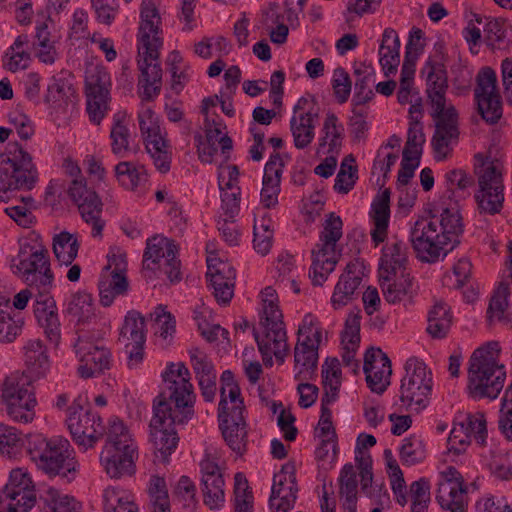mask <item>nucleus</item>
<instances>
[{
    "instance_id": "1",
    "label": "nucleus",
    "mask_w": 512,
    "mask_h": 512,
    "mask_svg": "<svg viewBox=\"0 0 512 512\" xmlns=\"http://www.w3.org/2000/svg\"><path fill=\"white\" fill-rule=\"evenodd\" d=\"M11 269L30 287L36 286L39 289V296L34 303V314L47 339L57 346L61 338L60 322L55 301L47 295L53 283L48 251L41 246L25 243L12 259Z\"/></svg>"
},
{
    "instance_id": "2",
    "label": "nucleus",
    "mask_w": 512,
    "mask_h": 512,
    "mask_svg": "<svg viewBox=\"0 0 512 512\" xmlns=\"http://www.w3.org/2000/svg\"><path fill=\"white\" fill-rule=\"evenodd\" d=\"M442 198L440 215L422 217L415 221L410 231V242L422 262L435 263L459 243L463 232L462 217L456 202Z\"/></svg>"
},
{
    "instance_id": "3",
    "label": "nucleus",
    "mask_w": 512,
    "mask_h": 512,
    "mask_svg": "<svg viewBox=\"0 0 512 512\" xmlns=\"http://www.w3.org/2000/svg\"><path fill=\"white\" fill-rule=\"evenodd\" d=\"M500 347L498 342H490L476 349L468 370V392L474 399L494 400L504 387L506 370L498 363Z\"/></svg>"
},
{
    "instance_id": "4",
    "label": "nucleus",
    "mask_w": 512,
    "mask_h": 512,
    "mask_svg": "<svg viewBox=\"0 0 512 512\" xmlns=\"http://www.w3.org/2000/svg\"><path fill=\"white\" fill-rule=\"evenodd\" d=\"M27 451L36 466L49 475H61L71 481L79 471L80 465L69 441L61 436L46 438L42 434L29 435Z\"/></svg>"
},
{
    "instance_id": "5",
    "label": "nucleus",
    "mask_w": 512,
    "mask_h": 512,
    "mask_svg": "<svg viewBox=\"0 0 512 512\" xmlns=\"http://www.w3.org/2000/svg\"><path fill=\"white\" fill-rule=\"evenodd\" d=\"M137 445L128 427L119 419L110 421L100 463L111 478H121L135 472Z\"/></svg>"
},
{
    "instance_id": "6",
    "label": "nucleus",
    "mask_w": 512,
    "mask_h": 512,
    "mask_svg": "<svg viewBox=\"0 0 512 512\" xmlns=\"http://www.w3.org/2000/svg\"><path fill=\"white\" fill-rule=\"evenodd\" d=\"M37 180L32 156L18 143L11 144L0 164V201L7 202L14 192L33 189Z\"/></svg>"
},
{
    "instance_id": "7",
    "label": "nucleus",
    "mask_w": 512,
    "mask_h": 512,
    "mask_svg": "<svg viewBox=\"0 0 512 512\" xmlns=\"http://www.w3.org/2000/svg\"><path fill=\"white\" fill-rule=\"evenodd\" d=\"M503 164L498 159L485 157L478 153L474 156V173L478 190L475 199L480 212L490 215L501 211L504 202Z\"/></svg>"
},
{
    "instance_id": "8",
    "label": "nucleus",
    "mask_w": 512,
    "mask_h": 512,
    "mask_svg": "<svg viewBox=\"0 0 512 512\" xmlns=\"http://www.w3.org/2000/svg\"><path fill=\"white\" fill-rule=\"evenodd\" d=\"M342 226L341 218L334 213H330L323 224L319 242L312 250L310 277L315 285H322L335 269L340 256L338 242L343 235Z\"/></svg>"
},
{
    "instance_id": "9",
    "label": "nucleus",
    "mask_w": 512,
    "mask_h": 512,
    "mask_svg": "<svg viewBox=\"0 0 512 512\" xmlns=\"http://www.w3.org/2000/svg\"><path fill=\"white\" fill-rule=\"evenodd\" d=\"M1 400L14 422L27 424L34 420L37 400L31 376L19 371L6 376L1 387Z\"/></svg>"
},
{
    "instance_id": "10",
    "label": "nucleus",
    "mask_w": 512,
    "mask_h": 512,
    "mask_svg": "<svg viewBox=\"0 0 512 512\" xmlns=\"http://www.w3.org/2000/svg\"><path fill=\"white\" fill-rule=\"evenodd\" d=\"M153 412L150 421V441L154 448L160 452L163 460H166L178 444L174 426L188 421L192 417L191 412L179 413L172 411L170 403L164 397L157 398Z\"/></svg>"
},
{
    "instance_id": "11",
    "label": "nucleus",
    "mask_w": 512,
    "mask_h": 512,
    "mask_svg": "<svg viewBox=\"0 0 512 512\" xmlns=\"http://www.w3.org/2000/svg\"><path fill=\"white\" fill-rule=\"evenodd\" d=\"M432 387V373L426 364L417 358L408 359L399 389L400 407L421 411L428 405Z\"/></svg>"
},
{
    "instance_id": "12",
    "label": "nucleus",
    "mask_w": 512,
    "mask_h": 512,
    "mask_svg": "<svg viewBox=\"0 0 512 512\" xmlns=\"http://www.w3.org/2000/svg\"><path fill=\"white\" fill-rule=\"evenodd\" d=\"M81 398L75 399L67 408L66 423L73 441L83 451L95 446L104 435V425L100 416L85 410Z\"/></svg>"
},
{
    "instance_id": "13",
    "label": "nucleus",
    "mask_w": 512,
    "mask_h": 512,
    "mask_svg": "<svg viewBox=\"0 0 512 512\" xmlns=\"http://www.w3.org/2000/svg\"><path fill=\"white\" fill-rule=\"evenodd\" d=\"M474 96L482 118L491 124L498 122L502 116V101L497 75L492 68L484 67L478 72Z\"/></svg>"
},
{
    "instance_id": "14",
    "label": "nucleus",
    "mask_w": 512,
    "mask_h": 512,
    "mask_svg": "<svg viewBox=\"0 0 512 512\" xmlns=\"http://www.w3.org/2000/svg\"><path fill=\"white\" fill-rule=\"evenodd\" d=\"M174 241L165 237H152L147 240L143 267L148 270L163 269L171 282L180 280V261Z\"/></svg>"
},
{
    "instance_id": "15",
    "label": "nucleus",
    "mask_w": 512,
    "mask_h": 512,
    "mask_svg": "<svg viewBox=\"0 0 512 512\" xmlns=\"http://www.w3.org/2000/svg\"><path fill=\"white\" fill-rule=\"evenodd\" d=\"M126 268L125 254L119 250L117 253L111 251L98 283L100 303L103 306L109 307L116 297L125 295L128 291Z\"/></svg>"
},
{
    "instance_id": "16",
    "label": "nucleus",
    "mask_w": 512,
    "mask_h": 512,
    "mask_svg": "<svg viewBox=\"0 0 512 512\" xmlns=\"http://www.w3.org/2000/svg\"><path fill=\"white\" fill-rule=\"evenodd\" d=\"M138 119L147 152L153 159L155 167L161 173L168 172L171 164V154L154 112L147 108L139 114Z\"/></svg>"
},
{
    "instance_id": "17",
    "label": "nucleus",
    "mask_w": 512,
    "mask_h": 512,
    "mask_svg": "<svg viewBox=\"0 0 512 512\" xmlns=\"http://www.w3.org/2000/svg\"><path fill=\"white\" fill-rule=\"evenodd\" d=\"M68 194L77 204L82 219L92 226V236H101L105 221L102 219V202L97 194L86 186L82 177L72 180Z\"/></svg>"
},
{
    "instance_id": "18",
    "label": "nucleus",
    "mask_w": 512,
    "mask_h": 512,
    "mask_svg": "<svg viewBox=\"0 0 512 512\" xmlns=\"http://www.w3.org/2000/svg\"><path fill=\"white\" fill-rule=\"evenodd\" d=\"M262 332L253 329L254 338L266 366L273 365V356L283 364L288 354L287 334L283 321L259 323Z\"/></svg>"
},
{
    "instance_id": "19",
    "label": "nucleus",
    "mask_w": 512,
    "mask_h": 512,
    "mask_svg": "<svg viewBox=\"0 0 512 512\" xmlns=\"http://www.w3.org/2000/svg\"><path fill=\"white\" fill-rule=\"evenodd\" d=\"M435 120V132L432 137L434 157L437 161L447 159L459 138L458 114L453 105L438 115H431Z\"/></svg>"
},
{
    "instance_id": "20",
    "label": "nucleus",
    "mask_w": 512,
    "mask_h": 512,
    "mask_svg": "<svg viewBox=\"0 0 512 512\" xmlns=\"http://www.w3.org/2000/svg\"><path fill=\"white\" fill-rule=\"evenodd\" d=\"M164 381L170 391L169 398L175 403L172 411L179 413L191 412L195 395L190 383V372L183 363H172L163 374Z\"/></svg>"
},
{
    "instance_id": "21",
    "label": "nucleus",
    "mask_w": 512,
    "mask_h": 512,
    "mask_svg": "<svg viewBox=\"0 0 512 512\" xmlns=\"http://www.w3.org/2000/svg\"><path fill=\"white\" fill-rule=\"evenodd\" d=\"M74 351L79 361L77 370L81 378L96 377L109 367V351L103 346L97 345L87 335L78 336L74 344Z\"/></svg>"
},
{
    "instance_id": "22",
    "label": "nucleus",
    "mask_w": 512,
    "mask_h": 512,
    "mask_svg": "<svg viewBox=\"0 0 512 512\" xmlns=\"http://www.w3.org/2000/svg\"><path fill=\"white\" fill-rule=\"evenodd\" d=\"M161 47L138 46L137 64L140 70L139 86L146 100L157 97L162 87V69L159 62Z\"/></svg>"
},
{
    "instance_id": "23",
    "label": "nucleus",
    "mask_w": 512,
    "mask_h": 512,
    "mask_svg": "<svg viewBox=\"0 0 512 512\" xmlns=\"http://www.w3.org/2000/svg\"><path fill=\"white\" fill-rule=\"evenodd\" d=\"M318 118V111L313 100L300 98L294 106L290 119V131L297 149H305L312 143Z\"/></svg>"
},
{
    "instance_id": "24",
    "label": "nucleus",
    "mask_w": 512,
    "mask_h": 512,
    "mask_svg": "<svg viewBox=\"0 0 512 512\" xmlns=\"http://www.w3.org/2000/svg\"><path fill=\"white\" fill-rule=\"evenodd\" d=\"M109 86L110 77L105 71L95 68L87 73V112L95 124H100L108 110Z\"/></svg>"
},
{
    "instance_id": "25",
    "label": "nucleus",
    "mask_w": 512,
    "mask_h": 512,
    "mask_svg": "<svg viewBox=\"0 0 512 512\" xmlns=\"http://www.w3.org/2000/svg\"><path fill=\"white\" fill-rule=\"evenodd\" d=\"M295 467L291 463L282 466L274 475L270 505L273 512H289L297 499Z\"/></svg>"
},
{
    "instance_id": "26",
    "label": "nucleus",
    "mask_w": 512,
    "mask_h": 512,
    "mask_svg": "<svg viewBox=\"0 0 512 512\" xmlns=\"http://www.w3.org/2000/svg\"><path fill=\"white\" fill-rule=\"evenodd\" d=\"M207 278L218 303L227 304L233 297L236 278L235 269L213 254L207 257Z\"/></svg>"
},
{
    "instance_id": "27",
    "label": "nucleus",
    "mask_w": 512,
    "mask_h": 512,
    "mask_svg": "<svg viewBox=\"0 0 512 512\" xmlns=\"http://www.w3.org/2000/svg\"><path fill=\"white\" fill-rule=\"evenodd\" d=\"M368 387L375 393H383L390 384L392 373L388 356L381 349L367 350L363 365Z\"/></svg>"
},
{
    "instance_id": "28",
    "label": "nucleus",
    "mask_w": 512,
    "mask_h": 512,
    "mask_svg": "<svg viewBox=\"0 0 512 512\" xmlns=\"http://www.w3.org/2000/svg\"><path fill=\"white\" fill-rule=\"evenodd\" d=\"M422 74L426 76V93L431 106V115H438L451 105L447 103L445 97L448 88L446 71L441 63L428 61L422 69Z\"/></svg>"
},
{
    "instance_id": "29",
    "label": "nucleus",
    "mask_w": 512,
    "mask_h": 512,
    "mask_svg": "<svg viewBox=\"0 0 512 512\" xmlns=\"http://www.w3.org/2000/svg\"><path fill=\"white\" fill-rule=\"evenodd\" d=\"M384 299L389 304L410 303L416 293L414 278L408 273L378 275Z\"/></svg>"
},
{
    "instance_id": "30",
    "label": "nucleus",
    "mask_w": 512,
    "mask_h": 512,
    "mask_svg": "<svg viewBox=\"0 0 512 512\" xmlns=\"http://www.w3.org/2000/svg\"><path fill=\"white\" fill-rule=\"evenodd\" d=\"M362 264L355 260L347 264L345 271L335 285L331 304L334 309H341L348 305L357 295V289L362 281Z\"/></svg>"
},
{
    "instance_id": "31",
    "label": "nucleus",
    "mask_w": 512,
    "mask_h": 512,
    "mask_svg": "<svg viewBox=\"0 0 512 512\" xmlns=\"http://www.w3.org/2000/svg\"><path fill=\"white\" fill-rule=\"evenodd\" d=\"M140 16L138 46L162 47L161 18L152 0H143Z\"/></svg>"
},
{
    "instance_id": "32",
    "label": "nucleus",
    "mask_w": 512,
    "mask_h": 512,
    "mask_svg": "<svg viewBox=\"0 0 512 512\" xmlns=\"http://www.w3.org/2000/svg\"><path fill=\"white\" fill-rule=\"evenodd\" d=\"M284 162L279 153L270 156L264 168L263 187L261 190V203L266 208L275 207L280 193V182Z\"/></svg>"
},
{
    "instance_id": "33",
    "label": "nucleus",
    "mask_w": 512,
    "mask_h": 512,
    "mask_svg": "<svg viewBox=\"0 0 512 512\" xmlns=\"http://www.w3.org/2000/svg\"><path fill=\"white\" fill-rule=\"evenodd\" d=\"M221 400L218 415L228 414L235 417L243 415L244 405L240 397V388L234 380L231 371L226 370L221 375Z\"/></svg>"
},
{
    "instance_id": "34",
    "label": "nucleus",
    "mask_w": 512,
    "mask_h": 512,
    "mask_svg": "<svg viewBox=\"0 0 512 512\" xmlns=\"http://www.w3.org/2000/svg\"><path fill=\"white\" fill-rule=\"evenodd\" d=\"M220 428L223 437L229 447L237 454H242L246 449L247 431L243 415L228 416V414L218 415Z\"/></svg>"
},
{
    "instance_id": "35",
    "label": "nucleus",
    "mask_w": 512,
    "mask_h": 512,
    "mask_svg": "<svg viewBox=\"0 0 512 512\" xmlns=\"http://www.w3.org/2000/svg\"><path fill=\"white\" fill-rule=\"evenodd\" d=\"M389 203L390 192L387 189L377 195L372 203L371 217L374 227L371 230V237L375 245L384 242L387 238L390 219Z\"/></svg>"
},
{
    "instance_id": "36",
    "label": "nucleus",
    "mask_w": 512,
    "mask_h": 512,
    "mask_svg": "<svg viewBox=\"0 0 512 512\" xmlns=\"http://www.w3.org/2000/svg\"><path fill=\"white\" fill-rule=\"evenodd\" d=\"M466 490L463 480H441L436 499L443 509L450 512H465Z\"/></svg>"
},
{
    "instance_id": "37",
    "label": "nucleus",
    "mask_w": 512,
    "mask_h": 512,
    "mask_svg": "<svg viewBox=\"0 0 512 512\" xmlns=\"http://www.w3.org/2000/svg\"><path fill=\"white\" fill-rule=\"evenodd\" d=\"M407 246L402 241L387 244L382 250L378 275L407 272Z\"/></svg>"
},
{
    "instance_id": "38",
    "label": "nucleus",
    "mask_w": 512,
    "mask_h": 512,
    "mask_svg": "<svg viewBox=\"0 0 512 512\" xmlns=\"http://www.w3.org/2000/svg\"><path fill=\"white\" fill-rule=\"evenodd\" d=\"M318 349L313 344L297 342L294 348V369L297 381L312 379L317 371Z\"/></svg>"
},
{
    "instance_id": "39",
    "label": "nucleus",
    "mask_w": 512,
    "mask_h": 512,
    "mask_svg": "<svg viewBox=\"0 0 512 512\" xmlns=\"http://www.w3.org/2000/svg\"><path fill=\"white\" fill-rule=\"evenodd\" d=\"M400 41L392 28H386L379 47V62L386 76L396 72L400 63Z\"/></svg>"
},
{
    "instance_id": "40",
    "label": "nucleus",
    "mask_w": 512,
    "mask_h": 512,
    "mask_svg": "<svg viewBox=\"0 0 512 512\" xmlns=\"http://www.w3.org/2000/svg\"><path fill=\"white\" fill-rule=\"evenodd\" d=\"M25 363L29 372L35 377H41L49 370L47 349L40 339H31L24 346Z\"/></svg>"
},
{
    "instance_id": "41",
    "label": "nucleus",
    "mask_w": 512,
    "mask_h": 512,
    "mask_svg": "<svg viewBox=\"0 0 512 512\" xmlns=\"http://www.w3.org/2000/svg\"><path fill=\"white\" fill-rule=\"evenodd\" d=\"M355 96L354 99L358 105L370 101L374 97L372 86L375 83V70L372 66L365 63H355Z\"/></svg>"
},
{
    "instance_id": "42",
    "label": "nucleus",
    "mask_w": 512,
    "mask_h": 512,
    "mask_svg": "<svg viewBox=\"0 0 512 512\" xmlns=\"http://www.w3.org/2000/svg\"><path fill=\"white\" fill-rule=\"evenodd\" d=\"M43 512H80V503L55 488H47L40 496Z\"/></svg>"
},
{
    "instance_id": "43",
    "label": "nucleus",
    "mask_w": 512,
    "mask_h": 512,
    "mask_svg": "<svg viewBox=\"0 0 512 512\" xmlns=\"http://www.w3.org/2000/svg\"><path fill=\"white\" fill-rule=\"evenodd\" d=\"M322 383L324 403H332L338 396L341 386L340 362L336 358H328L322 366Z\"/></svg>"
},
{
    "instance_id": "44",
    "label": "nucleus",
    "mask_w": 512,
    "mask_h": 512,
    "mask_svg": "<svg viewBox=\"0 0 512 512\" xmlns=\"http://www.w3.org/2000/svg\"><path fill=\"white\" fill-rule=\"evenodd\" d=\"M23 320L16 314L12 315L9 299L0 301V342L11 343L21 333Z\"/></svg>"
},
{
    "instance_id": "45",
    "label": "nucleus",
    "mask_w": 512,
    "mask_h": 512,
    "mask_svg": "<svg viewBox=\"0 0 512 512\" xmlns=\"http://www.w3.org/2000/svg\"><path fill=\"white\" fill-rule=\"evenodd\" d=\"M452 315L444 302H436L428 315L427 331L433 338H443L451 328Z\"/></svg>"
},
{
    "instance_id": "46",
    "label": "nucleus",
    "mask_w": 512,
    "mask_h": 512,
    "mask_svg": "<svg viewBox=\"0 0 512 512\" xmlns=\"http://www.w3.org/2000/svg\"><path fill=\"white\" fill-rule=\"evenodd\" d=\"M79 242L76 234L62 231L53 237V252L60 264L70 265L77 257Z\"/></svg>"
},
{
    "instance_id": "47",
    "label": "nucleus",
    "mask_w": 512,
    "mask_h": 512,
    "mask_svg": "<svg viewBox=\"0 0 512 512\" xmlns=\"http://www.w3.org/2000/svg\"><path fill=\"white\" fill-rule=\"evenodd\" d=\"M339 484L340 495L344 498V511L356 512L358 483L353 465H344L340 473Z\"/></svg>"
},
{
    "instance_id": "48",
    "label": "nucleus",
    "mask_w": 512,
    "mask_h": 512,
    "mask_svg": "<svg viewBox=\"0 0 512 512\" xmlns=\"http://www.w3.org/2000/svg\"><path fill=\"white\" fill-rule=\"evenodd\" d=\"M104 512H138L132 495L115 487H108L103 494Z\"/></svg>"
},
{
    "instance_id": "49",
    "label": "nucleus",
    "mask_w": 512,
    "mask_h": 512,
    "mask_svg": "<svg viewBox=\"0 0 512 512\" xmlns=\"http://www.w3.org/2000/svg\"><path fill=\"white\" fill-rule=\"evenodd\" d=\"M28 43L26 35H19L14 43L9 47L4 56V67L11 71L16 72L26 69L30 63V54L25 50Z\"/></svg>"
},
{
    "instance_id": "50",
    "label": "nucleus",
    "mask_w": 512,
    "mask_h": 512,
    "mask_svg": "<svg viewBox=\"0 0 512 512\" xmlns=\"http://www.w3.org/2000/svg\"><path fill=\"white\" fill-rule=\"evenodd\" d=\"M111 151L119 157H126L131 151L130 132L124 124V116L117 114L114 116V123L110 131Z\"/></svg>"
},
{
    "instance_id": "51",
    "label": "nucleus",
    "mask_w": 512,
    "mask_h": 512,
    "mask_svg": "<svg viewBox=\"0 0 512 512\" xmlns=\"http://www.w3.org/2000/svg\"><path fill=\"white\" fill-rule=\"evenodd\" d=\"M145 321L140 313L136 311H129L124 319V324L120 331V339L126 347L130 346V343L144 344Z\"/></svg>"
},
{
    "instance_id": "52",
    "label": "nucleus",
    "mask_w": 512,
    "mask_h": 512,
    "mask_svg": "<svg viewBox=\"0 0 512 512\" xmlns=\"http://www.w3.org/2000/svg\"><path fill=\"white\" fill-rule=\"evenodd\" d=\"M34 49L38 59L45 64H53L57 58L55 40L51 38L48 26L42 23L36 27Z\"/></svg>"
},
{
    "instance_id": "53",
    "label": "nucleus",
    "mask_w": 512,
    "mask_h": 512,
    "mask_svg": "<svg viewBox=\"0 0 512 512\" xmlns=\"http://www.w3.org/2000/svg\"><path fill=\"white\" fill-rule=\"evenodd\" d=\"M115 175L119 183L129 190L136 189L147 179L144 166L128 161L120 162L115 166Z\"/></svg>"
},
{
    "instance_id": "54",
    "label": "nucleus",
    "mask_w": 512,
    "mask_h": 512,
    "mask_svg": "<svg viewBox=\"0 0 512 512\" xmlns=\"http://www.w3.org/2000/svg\"><path fill=\"white\" fill-rule=\"evenodd\" d=\"M67 313L78 323H85L94 317L92 297L86 292H77L72 295L67 306Z\"/></svg>"
},
{
    "instance_id": "55",
    "label": "nucleus",
    "mask_w": 512,
    "mask_h": 512,
    "mask_svg": "<svg viewBox=\"0 0 512 512\" xmlns=\"http://www.w3.org/2000/svg\"><path fill=\"white\" fill-rule=\"evenodd\" d=\"M224 479L221 477H206L201 479L203 501L211 510L219 509L225 502Z\"/></svg>"
},
{
    "instance_id": "56",
    "label": "nucleus",
    "mask_w": 512,
    "mask_h": 512,
    "mask_svg": "<svg viewBox=\"0 0 512 512\" xmlns=\"http://www.w3.org/2000/svg\"><path fill=\"white\" fill-rule=\"evenodd\" d=\"M322 131L324 136L320 139V146L328 145L329 152H338L342 145L344 128L334 113L326 115Z\"/></svg>"
},
{
    "instance_id": "57",
    "label": "nucleus",
    "mask_w": 512,
    "mask_h": 512,
    "mask_svg": "<svg viewBox=\"0 0 512 512\" xmlns=\"http://www.w3.org/2000/svg\"><path fill=\"white\" fill-rule=\"evenodd\" d=\"M508 295V285L501 284L496 290L489 304L488 315L491 321H498L506 325L512 323V317L506 311L508 307Z\"/></svg>"
},
{
    "instance_id": "58",
    "label": "nucleus",
    "mask_w": 512,
    "mask_h": 512,
    "mask_svg": "<svg viewBox=\"0 0 512 512\" xmlns=\"http://www.w3.org/2000/svg\"><path fill=\"white\" fill-rule=\"evenodd\" d=\"M414 63L404 61L400 74V86L397 92V100L401 105L412 103L413 99L419 96L418 91L414 88Z\"/></svg>"
},
{
    "instance_id": "59",
    "label": "nucleus",
    "mask_w": 512,
    "mask_h": 512,
    "mask_svg": "<svg viewBox=\"0 0 512 512\" xmlns=\"http://www.w3.org/2000/svg\"><path fill=\"white\" fill-rule=\"evenodd\" d=\"M148 493L152 512H170L167 486L163 478L152 476L149 482Z\"/></svg>"
},
{
    "instance_id": "60",
    "label": "nucleus",
    "mask_w": 512,
    "mask_h": 512,
    "mask_svg": "<svg viewBox=\"0 0 512 512\" xmlns=\"http://www.w3.org/2000/svg\"><path fill=\"white\" fill-rule=\"evenodd\" d=\"M73 93L74 89L66 78L54 77L47 88L45 102L54 108H59L67 103Z\"/></svg>"
},
{
    "instance_id": "61",
    "label": "nucleus",
    "mask_w": 512,
    "mask_h": 512,
    "mask_svg": "<svg viewBox=\"0 0 512 512\" xmlns=\"http://www.w3.org/2000/svg\"><path fill=\"white\" fill-rule=\"evenodd\" d=\"M34 491V485L30 475L22 468L13 469L10 473L9 482L3 490L5 499H15L20 492Z\"/></svg>"
},
{
    "instance_id": "62",
    "label": "nucleus",
    "mask_w": 512,
    "mask_h": 512,
    "mask_svg": "<svg viewBox=\"0 0 512 512\" xmlns=\"http://www.w3.org/2000/svg\"><path fill=\"white\" fill-rule=\"evenodd\" d=\"M234 510L235 512H253V494L249 488L248 481L242 473L234 477Z\"/></svg>"
},
{
    "instance_id": "63",
    "label": "nucleus",
    "mask_w": 512,
    "mask_h": 512,
    "mask_svg": "<svg viewBox=\"0 0 512 512\" xmlns=\"http://www.w3.org/2000/svg\"><path fill=\"white\" fill-rule=\"evenodd\" d=\"M23 446V439L18 430L14 427L0 424V452L11 458L20 453Z\"/></svg>"
},
{
    "instance_id": "64",
    "label": "nucleus",
    "mask_w": 512,
    "mask_h": 512,
    "mask_svg": "<svg viewBox=\"0 0 512 512\" xmlns=\"http://www.w3.org/2000/svg\"><path fill=\"white\" fill-rule=\"evenodd\" d=\"M354 158L349 155L341 163L340 170L336 176L334 189L342 194H347L355 185L357 167L354 165Z\"/></svg>"
}]
</instances>
